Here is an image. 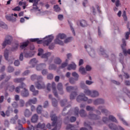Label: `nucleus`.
Instances as JSON below:
<instances>
[{"label": "nucleus", "instance_id": "obj_1", "mask_svg": "<svg viewBox=\"0 0 130 130\" xmlns=\"http://www.w3.org/2000/svg\"><path fill=\"white\" fill-rule=\"evenodd\" d=\"M54 37L52 35L46 36L43 39L39 38L30 39L29 40L31 42H37L38 44H41L44 43V46H48L49 44L53 40Z\"/></svg>", "mask_w": 130, "mask_h": 130}, {"label": "nucleus", "instance_id": "obj_2", "mask_svg": "<svg viewBox=\"0 0 130 130\" xmlns=\"http://www.w3.org/2000/svg\"><path fill=\"white\" fill-rule=\"evenodd\" d=\"M66 90L69 93H71L70 94L71 100H74L75 97L78 95V93H77V90H78L77 86H67L66 87Z\"/></svg>", "mask_w": 130, "mask_h": 130}, {"label": "nucleus", "instance_id": "obj_3", "mask_svg": "<svg viewBox=\"0 0 130 130\" xmlns=\"http://www.w3.org/2000/svg\"><path fill=\"white\" fill-rule=\"evenodd\" d=\"M12 42H13V37L10 35L6 36L5 40L2 44V48H5L7 45H11Z\"/></svg>", "mask_w": 130, "mask_h": 130}, {"label": "nucleus", "instance_id": "obj_4", "mask_svg": "<svg viewBox=\"0 0 130 130\" xmlns=\"http://www.w3.org/2000/svg\"><path fill=\"white\" fill-rule=\"evenodd\" d=\"M50 117L53 122L52 123V125L49 123L46 125V127L47 128H49V129H51V126H55V125H56V122H57V117L55 114L51 115Z\"/></svg>", "mask_w": 130, "mask_h": 130}, {"label": "nucleus", "instance_id": "obj_5", "mask_svg": "<svg viewBox=\"0 0 130 130\" xmlns=\"http://www.w3.org/2000/svg\"><path fill=\"white\" fill-rule=\"evenodd\" d=\"M126 46V41L125 39H122V44L121 45V48L123 50V53L124 55H126L127 54H130V49H128L127 51L125 49Z\"/></svg>", "mask_w": 130, "mask_h": 130}, {"label": "nucleus", "instance_id": "obj_6", "mask_svg": "<svg viewBox=\"0 0 130 130\" xmlns=\"http://www.w3.org/2000/svg\"><path fill=\"white\" fill-rule=\"evenodd\" d=\"M1 88H4L5 91H7V90H8V89L9 88V91H10V92H13V91L15 90V86L11 85L9 86V83L6 82H3L2 83Z\"/></svg>", "mask_w": 130, "mask_h": 130}, {"label": "nucleus", "instance_id": "obj_7", "mask_svg": "<svg viewBox=\"0 0 130 130\" xmlns=\"http://www.w3.org/2000/svg\"><path fill=\"white\" fill-rule=\"evenodd\" d=\"M87 117L89 119H91L92 120H98V119L101 118L98 115L94 114L92 112H89L88 113Z\"/></svg>", "mask_w": 130, "mask_h": 130}, {"label": "nucleus", "instance_id": "obj_8", "mask_svg": "<svg viewBox=\"0 0 130 130\" xmlns=\"http://www.w3.org/2000/svg\"><path fill=\"white\" fill-rule=\"evenodd\" d=\"M35 85L37 89H44V88H45V84L43 82V80H38L37 82L36 83Z\"/></svg>", "mask_w": 130, "mask_h": 130}, {"label": "nucleus", "instance_id": "obj_9", "mask_svg": "<svg viewBox=\"0 0 130 130\" xmlns=\"http://www.w3.org/2000/svg\"><path fill=\"white\" fill-rule=\"evenodd\" d=\"M109 127L111 130H124L123 127H121V126H117L114 123H110L109 124Z\"/></svg>", "mask_w": 130, "mask_h": 130}, {"label": "nucleus", "instance_id": "obj_10", "mask_svg": "<svg viewBox=\"0 0 130 130\" xmlns=\"http://www.w3.org/2000/svg\"><path fill=\"white\" fill-rule=\"evenodd\" d=\"M88 98L86 96L84 93H81L77 98V102H81V101H87Z\"/></svg>", "mask_w": 130, "mask_h": 130}, {"label": "nucleus", "instance_id": "obj_11", "mask_svg": "<svg viewBox=\"0 0 130 130\" xmlns=\"http://www.w3.org/2000/svg\"><path fill=\"white\" fill-rule=\"evenodd\" d=\"M104 103H105V100L101 98L97 99L93 101V105H100Z\"/></svg>", "mask_w": 130, "mask_h": 130}, {"label": "nucleus", "instance_id": "obj_12", "mask_svg": "<svg viewBox=\"0 0 130 130\" xmlns=\"http://www.w3.org/2000/svg\"><path fill=\"white\" fill-rule=\"evenodd\" d=\"M69 107H71V105H69L68 106H66L63 109L62 114L63 116H66L67 115H72V110H71L68 112L66 113V110H67V109L69 108Z\"/></svg>", "mask_w": 130, "mask_h": 130}, {"label": "nucleus", "instance_id": "obj_13", "mask_svg": "<svg viewBox=\"0 0 130 130\" xmlns=\"http://www.w3.org/2000/svg\"><path fill=\"white\" fill-rule=\"evenodd\" d=\"M57 89L58 91H59V93L60 94V95H63V86H62V84H61V83H59L58 84Z\"/></svg>", "mask_w": 130, "mask_h": 130}, {"label": "nucleus", "instance_id": "obj_14", "mask_svg": "<svg viewBox=\"0 0 130 130\" xmlns=\"http://www.w3.org/2000/svg\"><path fill=\"white\" fill-rule=\"evenodd\" d=\"M24 57H26V58H30V57H32V56H34V55L35 54V52L34 51H30L29 52H24Z\"/></svg>", "mask_w": 130, "mask_h": 130}, {"label": "nucleus", "instance_id": "obj_15", "mask_svg": "<svg viewBox=\"0 0 130 130\" xmlns=\"http://www.w3.org/2000/svg\"><path fill=\"white\" fill-rule=\"evenodd\" d=\"M31 80H32V81H35V80H37V81H39L40 80H43V77H42L40 75L38 76L36 74H34L31 76Z\"/></svg>", "mask_w": 130, "mask_h": 130}, {"label": "nucleus", "instance_id": "obj_16", "mask_svg": "<svg viewBox=\"0 0 130 130\" xmlns=\"http://www.w3.org/2000/svg\"><path fill=\"white\" fill-rule=\"evenodd\" d=\"M11 78H12V76H11L10 75L7 76L6 74H3L1 75V80H4V79H5V82H8L10 81V80H11Z\"/></svg>", "mask_w": 130, "mask_h": 130}, {"label": "nucleus", "instance_id": "obj_17", "mask_svg": "<svg viewBox=\"0 0 130 130\" xmlns=\"http://www.w3.org/2000/svg\"><path fill=\"white\" fill-rule=\"evenodd\" d=\"M36 102H37V99L36 98H35L33 99H30L26 103V106H28V105H32V104H36Z\"/></svg>", "mask_w": 130, "mask_h": 130}, {"label": "nucleus", "instance_id": "obj_18", "mask_svg": "<svg viewBox=\"0 0 130 130\" xmlns=\"http://www.w3.org/2000/svg\"><path fill=\"white\" fill-rule=\"evenodd\" d=\"M51 55V52L46 53L45 54H43L41 56V58H44L45 59V61H47L48 60V57Z\"/></svg>", "mask_w": 130, "mask_h": 130}, {"label": "nucleus", "instance_id": "obj_19", "mask_svg": "<svg viewBox=\"0 0 130 130\" xmlns=\"http://www.w3.org/2000/svg\"><path fill=\"white\" fill-rule=\"evenodd\" d=\"M88 52L89 55H90L91 57H94L95 56V51L94 50V49L91 47H88Z\"/></svg>", "mask_w": 130, "mask_h": 130}, {"label": "nucleus", "instance_id": "obj_20", "mask_svg": "<svg viewBox=\"0 0 130 130\" xmlns=\"http://www.w3.org/2000/svg\"><path fill=\"white\" fill-rule=\"evenodd\" d=\"M60 104L62 107L67 106H67L70 105V104H69V102H68V100L67 99L61 100L60 101Z\"/></svg>", "mask_w": 130, "mask_h": 130}, {"label": "nucleus", "instance_id": "obj_21", "mask_svg": "<svg viewBox=\"0 0 130 130\" xmlns=\"http://www.w3.org/2000/svg\"><path fill=\"white\" fill-rule=\"evenodd\" d=\"M46 68V64L41 63L37 66V71H41Z\"/></svg>", "mask_w": 130, "mask_h": 130}, {"label": "nucleus", "instance_id": "obj_22", "mask_svg": "<svg viewBox=\"0 0 130 130\" xmlns=\"http://www.w3.org/2000/svg\"><path fill=\"white\" fill-rule=\"evenodd\" d=\"M21 94L22 97H24V98L28 97L29 96V91L27 89H23V90L21 91Z\"/></svg>", "mask_w": 130, "mask_h": 130}, {"label": "nucleus", "instance_id": "obj_23", "mask_svg": "<svg viewBox=\"0 0 130 130\" xmlns=\"http://www.w3.org/2000/svg\"><path fill=\"white\" fill-rule=\"evenodd\" d=\"M24 115L25 117H30L32 115V112L29 110V109H26L24 112Z\"/></svg>", "mask_w": 130, "mask_h": 130}, {"label": "nucleus", "instance_id": "obj_24", "mask_svg": "<svg viewBox=\"0 0 130 130\" xmlns=\"http://www.w3.org/2000/svg\"><path fill=\"white\" fill-rule=\"evenodd\" d=\"M45 128V124L39 123L36 126V128H40V129H44Z\"/></svg>", "mask_w": 130, "mask_h": 130}, {"label": "nucleus", "instance_id": "obj_25", "mask_svg": "<svg viewBox=\"0 0 130 130\" xmlns=\"http://www.w3.org/2000/svg\"><path fill=\"white\" fill-rule=\"evenodd\" d=\"M62 62V61L59 57H56L54 59V63H55V64H60Z\"/></svg>", "mask_w": 130, "mask_h": 130}, {"label": "nucleus", "instance_id": "obj_26", "mask_svg": "<svg viewBox=\"0 0 130 130\" xmlns=\"http://www.w3.org/2000/svg\"><path fill=\"white\" fill-rule=\"evenodd\" d=\"M76 67L77 66L76 64H75V63H72V64H70L68 65L67 70H68V71H71V70H76Z\"/></svg>", "mask_w": 130, "mask_h": 130}, {"label": "nucleus", "instance_id": "obj_27", "mask_svg": "<svg viewBox=\"0 0 130 130\" xmlns=\"http://www.w3.org/2000/svg\"><path fill=\"white\" fill-rule=\"evenodd\" d=\"M109 119L112 121L113 122H115V123H118V121L116 119V118L114 117L113 115H109Z\"/></svg>", "mask_w": 130, "mask_h": 130}, {"label": "nucleus", "instance_id": "obj_28", "mask_svg": "<svg viewBox=\"0 0 130 130\" xmlns=\"http://www.w3.org/2000/svg\"><path fill=\"white\" fill-rule=\"evenodd\" d=\"M25 78H15L13 80L14 83H22L23 81H25Z\"/></svg>", "mask_w": 130, "mask_h": 130}, {"label": "nucleus", "instance_id": "obj_29", "mask_svg": "<svg viewBox=\"0 0 130 130\" xmlns=\"http://www.w3.org/2000/svg\"><path fill=\"white\" fill-rule=\"evenodd\" d=\"M90 96L92 98H95V97H98V96H99V92H98L96 90H93L92 91H91Z\"/></svg>", "mask_w": 130, "mask_h": 130}, {"label": "nucleus", "instance_id": "obj_30", "mask_svg": "<svg viewBox=\"0 0 130 130\" xmlns=\"http://www.w3.org/2000/svg\"><path fill=\"white\" fill-rule=\"evenodd\" d=\"M55 44H59V45H63V42L59 40V38L56 37V39L54 40Z\"/></svg>", "mask_w": 130, "mask_h": 130}, {"label": "nucleus", "instance_id": "obj_31", "mask_svg": "<svg viewBox=\"0 0 130 130\" xmlns=\"http://www.w3.org/2000/svg\"><path fill=\"white\" fill-rule=\"evenodd\" d=\"M100 51L101 52V54L103 55L104 57H108V54H107L106 52H105V50H104V49H103V48L101 47L100 49Z\"/></svg>", "mask_w": 130, "mask_h": 130}, {"label": "nucleus", "instance_id": "obj_32", "mask_svg": "<svg viewBox=\"0 0 130 130\" xmlns=\"http://www.w3.org/2000/svg\"><path fill=\"white\" fill-rule=\"evenodd\" d=\"M79 114L81 117H86L87 116V112L84 110H80L79 111Z\"/></svg>", "mask_w": 130, "mask_h": 130}, {"label": "nucleus", "instance_id": "obj_33", "mask_svg": "<svg viewBox=\"0 0 130 130\" xmlns=\"http://www.w3.org/2000/svg\"><path fill=\"white\" fill-rule=\"evenodd\" d=\"M31 122H33L34 123L35 122H37V120H38V115L37 114H35L32 116L31 119Z\"/></svg>", "mask_w": 130, "mask_h": 130}, {"label": "nucleus", "instance_id": "obj_34", "mask_svg": "<svg viewBox=\"0 0 130 130\" xmlns=\"http://www.w3.org/2000/svg\"><path fill=\"white\" fill-rule=\"evenodd\" d=\"M79 72L81 75H86V69L83 67H80L79 69Z\"/></svg>", "mask_w": 130, "mask_h": 130}, {"label": "nucleus", "instance_id": "obj_35", "mask_svg": "<svg viewBox=\"0 0 130 130\" xmlns=\"http://www.w3.org/2000/svg\"><path fill=\"white\" fill-rule=\"evenodd\" d=\"M80 25L81 27H87L88 24H87V21L84 20H81L80 22Z\"/></svg>", "mask_w": 130, "mask_h": 130}, {"label": "nucleus", "instance_id": "obj_36", "mask_svg": "<svg viewBox=\"0 0 130 130\" xmlns=\"http://www.w3.org/2000/svg\"><path fill=\"white\" fill-rule=\"evenodd\" d=\"M37 62H38V60H37L36 58H34L30 60L29 63H30V64H32V67H34V66H35V64H36Z\"/></svg>", "mask_w": 130, "mask_h": 130}, {"label": "nucleus", "instance_id": "obj_37", "mask_svg": "<svg viewBox=\"0 0 130 130\" xmlns=\"http://www.w3.org/2000/svg\"><path fill=\"white\" fill-rule=\"evenodd\" d=\"M72 77H74V78H75L76 81L79 80V77H80V76L78 73H77V72H74L72 73Z\"/></svg>", "mask_w": 130, "mask_h": 130}, {"label": "nucleus", "instance_id": "obj_38", "mask_svg": "<svg viewBox=\"0 0 130 130\" xmlns=\"http://www.w3.org/2000/svg\"><path fill=\"white\" fill-rule=\"evenodd\" d=\"M80 87L81 89H83V90H85L86 89H88V86L86 85V84H85L84 82L82 81L80 83Z\"/></svg>", "mask_w": 130, "mask_h": 130}, {"label": "nucleus", "instance_id": "obj_39", "mask_svg": "<svg viewBox=\"0 0 130 130\" xmlns=\"http://www.w3.org/2000/svg\"><path fill=\"white\" fill-rule=\"evenodd\" d=\"M29 41H27L26 42L23 43L20 45V48L21 49H24V48H25V47H27V46L29 45Z\"/></svg>", "mask_w": 130, "mask_h": 130}, {"label": "nucleus", "instance_id": "obj_40", "mask_svg": "<svg viewBox=\"0 0 130 130\" xmlns=\"http://www.w3.org/2000/svg\"><path fill=\"white\" fill-rule=\"evenodd\" d=\"M58 38H59V39H64L66 38H67V35H66V34H59L57 36Z\"/></svg>", "mask_w": 130, "mask_h": 130}, {"label": "nucleus", "instance_id": "obj_41", "mask_svg": "<svg viewBox=\"0 0 130 130\" xmlns=\"http://www.w3.org/2000/svg\"><path fill=\"white\" fill-rule=\"evenodd\" d=\"M91 92L92 91L89 90L88 88L84 90V93L85 94V95H87V96H91Z\"/></svg>", "mask_w": 130, "mask_h": 130}, {"label": "nucleus", "instance_id": "obj_42", "mask_svg": "<svg viewBox=\"0 0 130 130\" xmlns=\"http://www.w3.org/2000/svg\"><path fill=\"white\" fill-rule=\"evenodd\" d=\"M4 57L6 60H8V58H9V50L8 49H6L4 51Z\"/></svg>", "mask_w": 130, "mask_h": 130}, {"label": "nucleus", "instance_id": "obj_43", "mask_svg": "<svg viewBox=\"0 0 130 130\" xmlns=\"http://www.w3.org/2000/svg\"><path fill=\"white\" fill-rule=\"evenodd\" d=\"M69 82L70 84L74 85V84H76V78H74L73 77H70L69 78Z\"/></svg>", "mask_w": 130, "mask_h": 130}, {"label": "nucleus", "instance_id": "obj_44", "mask_svg": "<svg viewBox=\"0 0 130 130\" xmlns=\"http://www.w3.org/2000/svg\"><path fill=\"white\" fill-rule=\"evenodd\" d=\"M18 47H19V44H16L15 46L12 47L11 51L13 52L17 51Z\"/></svg>", "mask_w": 130, "mask_h": 130}, {"label": "nucleus", "instance_id": "obj_45", "mask_svg": "<svg viewBox=\"0 0 130 130\" xmlns=\"http://www.w3.org/2000/svg\"><path fill=\"white\" fill-rule=\"evenodd\" d=\"M118 116L119 118V119H120V120H121V121H122L123 124H125V125H127V122H126V121H125V120H124L123 119V118L121 116V115L118 114Z\"/></svg>", "mask_w": 130, "mask_h": 130}, {"label": "nucleus", "instance_id": "obj_46", "mask_svg": "<svg viewBox=\"0 0 130 130\" xmlns=\"http://www.w3.org/2000/svg\"><path fill=\"white\" fill-rule=\"evenodd\" d=\"M128 31H127L125 33V38L126 40H128L129 38V35H130V28H128Z\"/></svg>", "mask_w": 130, "mask_h": 130}, {"label": "nucleus", "instance_id": "obj_47", "mask_svg": "<svg viewBox=\"0 0 130 130\" xmlns=\"http://www.w3.org/2000/svg\"><path fill=\"white\" fill-rule=\"evenodd\" d=\"M52 104L54 107L57 106V100L55 99H53L52 101Z\"/></svg>", "mask_w": 130, "mask_h": 130}, {"label": "nucleus", "instance_id": "obj_48", "mask_svg": "<svg viewBox=\"0 0 130 130\" xmlns=\"http://www.w3.org/2000/svg\"><path fill=\"white\" fill-rule=\"evenodd\" d=\"M37 111L38 114H41L42 113V106L40 105L38 107Z\"/></svg>", "mask_w": 130, "mask_h": 130}, {"label": "nucleus", "instance_id": "obj_49", "mask_svg": "<svg viewBox=\"0 0 130 130\" xmlns=\"http://www.w3.org/2000/svg\"><path fill=\"white\" fill-rule=\"evenodd\" d=\"M14 71H15V69H14V67L9 66L8 67V73H13V72H14Z\"/></svg>", "mask_w": 130, "mask_h": 130}, {"label": "nucleus", "instance_id": "obj_50", "mask_svg": "<svg viewBox=\"0 0 130 130\" xmlns=\"http://www.w3.org/2000/svg\"><path fill=\"white\" fill-rule=\"evenodd\" d=\"M1 27L3 29H5L6 30L8 29V25L6 24L5 23L1 22Z\"/></svg>", "mask_w": 130, "mask_h": 130}, {"label": "nucleus", "instance_id": "obj_51", "mask_svg": "<svg viewBox=\"0 0 130 130\" xmlns=\"http://www.w3.org/2000/svg\"><path fill=\"white\" fill-rule=\"evenodd\" d=\"M54 9L55 12H56L57 13L58 12H60V8H59V7H58V5H56L54 6Z\"/></svg>", "mask_w": 130, "mask_h": 130}, {"label": "nucleus", "instance_id": "obj_52", "mask_svg": "<svg viewBox=\"0 0 130 130\" xmlns=\"http://www.w3.org/2000/svg\"><path fill=\"white\" fill-rule=\"evenodd\" d=\"M86 109L87 111H93L94 108L93 107H91V106H87Z\"/></svg>", "mask_w": 130, "mask_h": 130}, {"label": "nucleus", "instance_id": "obj_53", "mask_svg": "<svg viewBox=\"0 0 130 130\" xmlns=\"http://www.w3.org/2000/svg\"><path fill=\"white\" fill-rule=\"evenodd\" d=\"M12 106L13 108H18L19 107V104H18V102H14L12 104Z\"/></svg>", "mask_w": 130, "mask_h": 130}, {"label": "nucleus", "instance_id": "obj_54", "mask_svg": "<svg viewBox=\"0 0 130 130\" xmlns=\"http://www.w3.org/2000/svg\"><path fill=\"white\" fill-rule=\"evenodd\" d=\"M111 82L112 83V84H114V85H116L117 86H119V85H120V82L116 80H111Z\"/></svg>", "mask_w": 130, "mask_h": 130}, {"label": "nucleus", "instance_id": "obj_55", "mask_svg": "<svg viewBox=\"0 0 130 130\" xmlns=\"http://www.w3.org/2000/svg\"><path fill=\"white\" fill-rule=\"evenodd\" d=\"M74 115L76 116H79V108L76 107L74 109Z\"/></svg>", "mask_w": 130, "mask_h": 130}, {"label": "nucleus", "instance_id": "obj_56", "mask_svg": "<svg viewBox=\"0 0 130 130\" xmlns=\"http://www.w3.org/2000/svg\"><path fill=\"white\" fill-rule=\"evenodd\" d=\"M68 62H63L59 66V69H64V68L68 67Z\"/></svg>", "mask_w": 130, "mask_h": 130}, {"label": "nucleus", "instance_id": "obj_57", "mask_svg": "<svg viewBox=\"0 0 130 130\" xmlns=\"http://www.w3.org/2000/svg\"><path fill=\"white\" fill-rule=\"evenodd\" d=\"M20 107H24L25 106V101L23 100H20L19 101Z\"/></svg>", "mask_w": 130, "mask_h": 130}, {"label": "nucleus", "instance_id": "obj_58", "mask_svg": "<svg viewBox=\"0 0 130 130\" xmlns=\"http://www.w3.org/2000/svg\"><path fill=\"white\" fill-rule=\"evenodd\" d=\"M53 75L51 73L48 74L47 76L48 80H52V79H53Z\"/></svg>", "mask_w": 130, "mask_h": 130}, {"label": "nucleus", "instance_id": "obj_59", "mask_svg": "<svg viewBox=\"0 0 130 130\" xmlns=\"http://www.w3.org/2000/svg\"><path fill=\"white\" fill-rule=\"evenodd\" d=\"M39 53L38 54V55L39 56L41 57V55L43 54V50L42 49H39L38 50Z\"/></svg>", "mask_w": 130, "mask_h": 130}, {"label": "nucleus", "instance_id": "obj_60", "mask_svg": "<svg viewBox=\"0 0 130 130\" xmlns=\"http://www.w3.org/2000/svg\"><path fill=\"white\" fill-rule=\"evenodd\" d=\"M52 91L55 97L58 98V93H57V90H56V89H53Z\"/></svg>", "mask_w": 130, "mask_h": 130}, {"label": "nucleus", "instance_id": "obj_61", "mask_svg": "<svg viewBox=\"0 0 130 130\" xmlns=\"http://www.w3.org/2000/svg\"><path fill=\"white\" fill-rule=\"evenodd\" d=\"M15 128L18 130H24V128H23V125L22 124L18 125V126L15 127Z\"/></svg>", "mask_w": 130, "mask_h": 130}, {"label": "nucleus", "instance_id": "obj_62", "mask_svg": "<svg viewBox=\"0 0 130 130\" xmlns=\"http://www.w3.org/2000/svg\"><path fill=\"white\" fill-rule=\"evenodd\" d=\"M42 74L43 76H46L48 74V71L46 69H44L42 71Z\"/></svg>", "mask_w": 130, "mask_h": 130}, {"label": "nucleus", "instance_id": "obj_63", "mask_svg": "<svg viewBox=\"0 0 130 130\" xmlns=\"http://www.w3.org/2000/svg\"><path fill=\"white\" fill-rule=\"evenodd\" d=\"M74 126H73V125L72 124H68L67 125V129H70V130H73V129H74Z\"/></svg>", "mask_w": 130, "mask_h": 130}, {"label": "nucleus", "instance_id": "obj_64", "mask_svg": "<svg viewBox=\"0 0 130 130\" xmlns=\"http://www.w3.org/2000/svg\"><path fill=\"white\" fill-rule=\"evenodd\" d=\"M70 120L71 122H75V121H76V120H77V118H76V117H74V116H72L70 118Z\"/></svg>", "mask_w": 130, "mask_h": 130}]
</instances>
